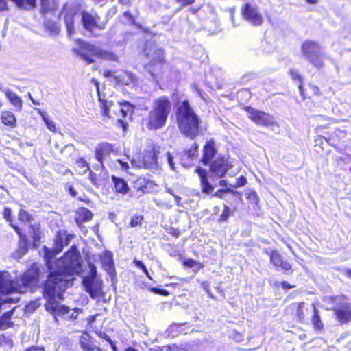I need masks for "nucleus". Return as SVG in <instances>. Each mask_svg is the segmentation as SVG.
I'll list each match as a JSON object with an SVG mask.
<instances>
[{
    "mask_svg": "<svg viewBox=\"0 0 351 351\" xmlns=\"http://www.w3.org/2000/svg\"><path fill=\"white\" fill-rule=\"evenodd\" d=\"M230 188L220 189V190H218L217 191H216L215 193V194L213 195V196L220 198V199H225L226 201H228V196L230 193Z\"/></svg>",
    "mask_w": 351,
    "mask_h": 351,
    "instance_id": "72a5a7b5",
    "label": "nucleus"
},
{
    "mask_svg": "<svg viewBox=\"0 0 351 351\" xmlns=\"http://www.w3.org/2000/svg\"><path fill=\"white\" fill-rule=\"evenodd\" d=\"M199 177L201 179L202 192L205 194H210L213 191L214 187L208 181L206 170L199 167Z\"/></svg>",
    "mask_w": 351,
    "mask_h": 351,
    "instance_id": "5701e85b",
    "label": "nucleus"
},
{
    "mask_svg": "<svg viewBox=\"0 0 351 351\" xmlns=\"http://www.w3.org/2000/svg\"><path fill=\"white\" fill-rule=\"evenodd\" d=\"M89 271L88 274L83 278V279H87L89 278V280L98 279L97 278V268L93 263H89Z\"/></svg>",
    "mask_w": 351,
    "mask_h": 351,
    "instance_id": "473e14b6",
    "label": "nucleus"
},
{
    "mask_svg": "<svg viewBox=\"0 0 351 351\" xmlns=\"http://www.w3.org/2000/svg\"><path fill=\"white\" fill-rule=\"evenodd\" d=\"M229 194H230L232 196V202H234V203L242 202L243 199H242L241 194L239 192L230 189V191Z\"/></svg>",
    "mask_w": 351,
    "mask_h": 351,
    "instance_id": "a19ab883",
    "label": "nucleus"
},
{
    "mask_svg": "<svg viewBox=\"0 0 351 351\" xmlns=\"http://www.w3.org/2000/svg\"><path fill=\"white\" fill-rule=\"evenodd\" d=\"M69 190V193H70V195L72 196V197H75L77 194V193L76 192V191L75 190V189L70 186L68 189Z\"/></svg>",
    "mask_w": 351,
    "mask_h": 351,
    "instance_id": "774afa93",
    "label": "nucleus"
},
{
    "mask_svg": "<svg viewBox=\"0 0 351 351\" xmlns=\"http://www.w3.org/2000/svg\"><path fill=\"white\" fill-rule=\"evenodd\" d=\"M41 12L43 14L47 12L50 10L49 0H40Z\"/></svg>",
    "mask_w": 351,
    "mask_h": 351,
    "instance_id": "8fccbe9b",
    "label": "nucleus"
},
{
    "mask_svg": "<svg viewBox=\"0 0 351 351\" xmlns=\"http://www.w3.org/2000/svg\"><path fill=\"white\" fill-rule=\"evenodd\" d=\"M3 92L10 102L20 110L22 107L21 99L16 93H13L8 88H5Z\"/></svg>",
    "mask_w": 351,
    "mask_h": 351,
    "instance_id": "b1692460",
    "label": "nucleus"
},
{
    "mask_svg": "<svg viewBox=\"0 0 351 351\" xmlns=\"http://www.w3.org/2000/svg\"><path fill=\"white\" fill-rule=\"evenodd\" d=\"M165 191L167 193H169L170 195H171L174 197L176 203L177 204V205H180V204L181 197L178 195V191L173 190L172 188L168 186L167 184L165 185Z\"/></svg>",
    "mask_w": 351,
    "mask_h": 351,
    "instance_id": "c9c22d12",
    "label": "nucleus"
},
{
    "mask_svg": "<svg viewBox=\"0 0 351 351\" xmlns=\"http://www.w3.org/2000/svg\"><path fill=\"white\" fill-rule=\"evenodd\" d=\"M333 134L337 137L341 138V137H344L346 136V133L343 130H341L338 129L334 132Z\"/></svg>",
    "mask_w": 351,
    "mask_h": 351,
    "instance_id": "052dcab7",
    "label": "nucleus"
},
{
    "mask_svg": "<svg viewBox=\"0 0 351 351\" xmlns=\"http://www.w3.org/2000/svg\"><path fill=\"white\" fill-rule=\"evenodd\" d=\"M117 83L122 85H130L136 82V77L134 74L129 71H122L114 77Z\"/></svg>",
    "mask_w": 351,
    "mask_h": 351,
    "instance_id": "aec40b11",
    "label": "nucleus"
},
{
    "mask_svg": "<svg viewBox=\"0 0 351 351\" xmlns=\"http://www.w3.org/2000/svg\"><path fill=\"white\" fill-rule=\"evenodd\" d=\"M1 121L5 125L15 127L16 119L14 114L10 111H3L1 114Z\"/></svg>",
    "mask_w": 351,
    "mask_h": 351,
    "instance_id": "a878e982",
    "label": "nucleus"
},
{
    "mask_svg": "<svg viewBox=\"0 0 351 351\" xmlns=\"http://www.w3.org/2000/svg\"><path fill=\"white\" fill-rule=\"evenodd\" d=\"M78 213L80 216L82 217L84 221H89L93 217L92 213L85 208H80Z\"/></svg>",
    "mask_w": 351,
    "mask_h": 351,
    "instance_id": "4c0bfd02",
    "label": "nucleus"
},
{
    "mask_svg": "<svg viewBox=\"0 0 351 351\" xmlns=\"http://www.w3.org/2000/svg\"><path fill=\"white\" fill-rule=\"evenodd\" d=\"M8 5L5 0H0V12L8 10Z\"/></svg>",
    "mask_w": 351,
    "mask_h": 351,
    "instance_id": "4d7b16f0",
    "label": "nucleus"
},
{
    "mask_svg": "<svg viewBox=\"0 0 351 351\" xmlns=\"http://www.w3.org/2000/svg\"><path fill=\"white\" fill-rule=\"evenodd\" d=\"M112 150V145L108 143H101L96 147L95 158L102 167L104 159L110 155Z\"/></svg>",
    "mask_w": 351,
    "mask_h": 351,
    "instance_id": "2eb2a0df",
    "label": "nucleus"
},
{
    "mask_svg": "<svg viewBox=\"0 0 351 351\" xmlns=\"http://www.w3.org/2000/svg\"><path fill=\"white\" fill-rule=\"evenodd\" d=\"M45 348L43 347L38 346H32L27 349L25 351H44Z\"/></svg>",
    "mask_w": 351,
    "mask_h": 351,
    "instance_id": "0e129e2a",
    "label": "nucleus"
},
{
    "mask_svg": "<svg viewBox=\"0 0 351 351\" xmlns=\"http://www.w3.org/2000/svg\"><path fill=\"white\" fill-rule=\"evenodd\" d=\"M195 263V261L192 259H187L184 262V265L188 267H193Z\"/></svg>",
    "mask_w": 351,
    "mask_h": 351,
    "instance_id": "13d9d810",
    "label": "nucleus"
},
{
    "mask_svg": "<svg viewBox=\"0 0 351 351\" xmlns=\"http://www.w3.org/2000/svg\"><path fill=\"white\" fill-rule=\"evenodd\" d=\"M112 181L117 193L125 195L128 192V184L123 178L113 176H112Z\"/></svg>",
    "mask_w": 351,
    "mask_h": 351,
    "instance_id": "4be33fe9",
    "label": "nucleus"
},
{
    "mask_svg": "<svg viewBox=\"0 0 351 351\" xmlns=\"http://www.w3.org/2000/svg\"><path fill=\"white\" fill-rule=\"evenodd\" d=\"M302 55L317 69L323 66L324 53L319 45L312 40L304 41L301 47Z\"/></svg>",
    "mask_w": 351,
    "mask_h": 351,
    "instance_id": "6e6552de",
    "label": "nucleus"
},
{
    "mask_svg": "<svg viewBox=\"0 0 351 351\" xmlns=\"http://www.w3.org/2000/svg\"><path fill=\"white\" fill-rule=\"evenodd\" d=\"M344 295H338L333 298L335 306L333 308L337 319L341 323H347L351 320V304L345 302Z\"/></svg>",
    "mask_w": 351,
    "mask_h": 351,
    "instance_id": "1a4fd4ad",
    "label": "nucleus"
},
{
    "mask_svg": "<svg viewBox=\"0 0 351 351\" xmlns=\"http://www.w3.org/2000/svg\"><path fill=\"white\" fill-rule=\"evenodd\" d=\"M89 179L90 182L95 186H99L101 184V180L99 178L96 173L92 171H89Z\"/></svg>",
    "mask_w": 351,
    "mask_h": 351,
    "instance_id": "ea45409f",
    "label": "nucleus"
},
{
    "mask_svg": "<svg viewBox=\"0 0 351 351\" xmlns=\"http://www.w3.org/2000/svg\"><path fill=\"white\" fill-rule=\"evenodd\" d=\"M289 75H291L293 80H298L300 82L298 88L300 91V93L302 94L303 87L302 85V76L300 75L299 72L295 69H291L289 70Z\"/></svg>",
    "mask_w": 351,
    "mask_h": 351,
    "instance_id": "2f4dec72",
    "label": "nucleus"
},
{
    "mask_svg": "<svg viewBox=\"0 0 351 351\" xmlns=\"http://www.w3.org/2000/svg\"><path fill=\"white\" fill-rule=\"evenodd\" d=\"M171 109V101L167 97L162 96L154 99L152 108L145 119L147 128L150 130L162 128L166 124Z\"/></svg>",
    "mask_w": 351,
    "mask_h": 351,
    "instance_id": "7ed1b4c3",
    "label": "nucleus"
},
{
    "mask_svg": "<svg viewBox=\"0 0 351 351\" xmlns=\"http://www.w3.org/2000/svg\"><path fill=\"white\" fill-rule=\"evenodd\" d=\"M245 195L251 204H258L259 199L257 193L254 190L247 189L245 192Z\"/></svg>",
    "mask_w": 351,
    "mask_h": 351,
    "instance_id": "7c9ffc66",
    "label": "nucleus"
},
{
    "mask_svg": "<svg viewBox=\"0 0 351 351\" xmlns=\"http://www.w3.org/2000/svg\"><path fill=\"white\" fill-rule=\"evenodd\" d=\"M79 343L83 351H102L88 333H84L80 336Z\"/></svg>",
    "mask_w": 351,
    "mask_h": 351,
    "instance_id": "dca6fc26",
    "label": "nucleus"
},
{
    "mask_svg": "<svg viewBox=\"0 0 351 351\" xmlns=\"http://www.w3.org/2000/svg\"><path fill=\"white\" fill-rule=\"evenodd\" d=\"M17 8L25 10H30L36 7V0H11Z\"/></svg>",
    "mask_w": 351,
    "mask_h": 351,
    "instance_id": "393cba45",
    "label": "nucleus"
},
{
    "mask_svg": "<svg viewBox=\"0 0 351 351\" xmlns=\"http://www.w3.org/2000/svg\"><path fill=\"white\" fill-rule=\"evenodd\" d=\"M167 346H164L162 348L160 347H154L149 349V351H164L165 350H168Z\"/></svg>",
    "mask_w": 351,
    "mask_h": 351,
    "instance_id": "338daca9",
    "label": "nucleus"
},
{
    "mask_svg": "<svg viewBox=\"0 0 351 351\" xmlns=\"http://www.w3.org/2000/svg\"><path fill=\"white\" fill-rule=\"evenodd\" d=\"M76 165L79 168L85 169L82 173H85L87 171H90L88 162L84 158H80L76 161Z\"/></svg>",
    "mask_w": 351,
    "mask_h": 351,
    "instance_id": "58836bf2",
    "label": "nucleus"
},
{
    "mask_svg": "<svg viewBox=\"0 0 351 351\" xmlns=\"http://www.w3.org/2000/svg\"><path fill=\"white\" fill-rule=\"evenodd\" d=\"M40 302L38 300H35L34 302H31L26 306L27 311L28 312H33L36 308H38L40 306Z\"/></svg>",
    "mask_w": 351,
    "mask_h": 351,
    "instance_id": "de8ad7c7",
    "label": "nucleus"
},
{
    "mask_svg": "<svg viewBox=\"0 0 351 351\" xmlns=\"http://www.w3.org/2000/svg\"><path fill=\"white\" fill-rule=\"evenodd\" d=\"M247 183V180L244 176H240L236 179L234 184H230L232 187H240L243 186Z\"/></svg>",
    "mask_w": 351,
    "mask_h": 351,
    "instance_id": "49530a36",
    "label": "nucleus"
},
{
    "mask_svg": "<svg viewBox=\"0 0 351 351\" xmlns=\"http://www.w3.org/2000/svg\"><path fill=\"white\" fill-rule=\"evenodd\" d=\"M144 53L149 59V62L145 65V69L149 74L150 79L158 82L162 73L163 51L154 43L147 42Z\"/></svg>",
    "mask_w": 351,
    "mask_h": 351,
    "instance_id": "39448f33",
    "label": "nucleus"
},
{
    "mask_svg": "<svg viewBox=\"0 0 351 351\" xmlns=\"http://www.w3.org/2000/svg\"><path fill=\"white\" fill-rule=\"evenodd\" d=\"M270 262L274 266L280 267L284 271H289L291 269V264L287 261H284L281 255L276 251H272L270 253Z\"/></svg>",
    "mask_w": 351,
    "mask_h": 351,
    "instance_id": "6ab92c4d",
    "label": "nucleus"
},
{
    "mask_svg": "<svg viewBox=\"0 0 351 351\" xmlns=\"http://www.w3.org/2000/svg\"><path fill=\"white\" fill-rule=\"evenodd\" d=\"M197 144L194 143L193 147L184 152L182 156V165L184 167H189L191 165V162L195 160L197 157Z\"/></svg>",
    "mask_w": 351,
    "mask_h": 351,
    "instance_id": "412c9836",
    "label": "nucleus"
},
{
    "mask_svg": "<svg viewBox=\"0 0 351 351\" xmlns=\"http://www.w3.org/2000/svg\"><path fill=\"white\" fill-rule=\"evenodd\" d=\"M241 14L243 18L252 25L259 26L263 22V16L258 8L249 3L245 4Z\"/></svg>",
    "mask_w": 351,
    "mask_h": 351,
    "instance_id": "9b49d317",
    "label": "nucleus"
},
{
    "mask_svg": "<svg viewBox=\"0 0 351 351\" xmlns=\"http://www.w3.org/2000/svg\"><path fill=\"white\" fill-rule=\"evenodd\" d=\"M261 47L263 52L265 53H270L274 51V47L267 42H263Z\"/></svg>",
    "mask_w": 351,
    "mask_h": 351,
    "instance_id": "3c124183",
    "label": "nucleus"
},
{
    "mask_svg": "<svg viewBox=\"0 0 351 351\" xmlns=\"http://www.w3.org/2000/svg\"><path fill=\"white\" fill-rule=\"evenodd\" d=\"M74 16L75 14L73 13H67L64 17V23L67 29V32L69 35H72L74 34L75 29L73 26L74 23Z\"/></svg>",
    "mask_w": 351,
    "mask_h": 351,
    "instance_id": "cd10ccee",
    "label": "nucleus"
},
{
    "mask_svg": "<svg viewBox=\"0 0 351 351\" xmlns=\"http://www.w3.org/2000/svg\"><path fill=\"white\" fill-rule=\"evenodd\" d=\"M135 187L137 190L142 191L143 193L146 192L148 189V185L151 184V182L145 178H138L134 182Z\"/></svg>",
    "mask_w": 351,
    "mask_h": 351,
    "instance_id": "c85d7f7f",
    "label": "nucleus"
},
{
    "mask_svg": "<svg viewBox=\"0 0 351 351\" xmlns=\"http://www.w3.org/2000/svg\"><path fill=\"white\" fill-rule=\"evenodd\" d=\"M245 111L249 118L257 125L269 126L275 124L274 117L269 114L256 110L251 106L245 107Z\"/></svg>",
    "mask_w": 351,
    "mask_h": 351,
    "instance_id": "9d476101",
    "label": "nucleus"
},
{
    "mask_svg": "<svg viewBox=\"0 0 351 351\" xmlns=\"http://www.w3.org/2000/svg\"><path fill=\"white\" fill-rule=\"evenodd\" d=\"M324 141H328L327 139L321 135L317 136L315 139V145L322 146L324 144Z\"/></svg>",
    "mask_w": 351,
    "mask_h": 351,
    "instance_id": "5fc2aeb1",
    "label": "nucleus"
},
{
    "mask_svg": "<svg viewBox=\"0 0 351 351\" xmlns=\"http://www.w3.org/2000/svg\"><path fill=\"white\" fill-rule=\"evenodd\" d=\"M210 169L213 172L215 173L219 177L223 176L226 172V169L224 166L217 167V165L215 163L210 165Z\"/></svg>",
    "mask_w": 351,
    "mask_h": 351,
    "instance_id": "e433bc0d",
    "label": "nucleus"
},
{
    "mask_svg": "<svg viewBox=\"0 0 351 351\" xmlns=\"http://www.w3.org/2000/svg\"><path fill=\"white\" fill-rule=\"evenodd\" d=\"M202 287H203V289L205 290L206 292H207L209 295V296L212 298H214V296L213 295V294L210 292L209 289H208V285L207 284V282H204L202 284Z\"/></svg>",
    "mask_w": 351,
    "mask_h": 351,
    "instance_id": "e2e57ef3",
    "label": "nucleus"
},
{
    "mask_svg": "<svg viewBox=\"0 0 351 351\" xmlns=\"http://www.w3.org/2000/svg\"><path fill=\"white\" fill-rule=\"evenodd\" d=\"M94 83L99 98V102L101 108V115L104 117L103 120L106 121L110 118V111L112 110L114 114H117V110L121 114L123 118L132 117L134 111V106L129 102H117L114 103L111 100L105 99L104 96H102L99 90V83L95 79H92Z\"/></svg>",
    "mask_w": 351,
    "mask_h": 351,
    "instance_id": "423d86ee",
    "label": "nucleus"
},
{
    "mask_svg": "<svg viewBox=\"0 0 351 351\" xmlns=\"http://www.w3.org/2000/svg\"><path fill=\"white\" fill-rule=\"evenodd\" d=\"M158 151L154 147L151 151L145 152L143 156L144 168L150 169H156L158 167Z\"/></svg>",
    "mask_w": 351,
    "mask_h": 351,
    "instance_id": "ddd939ff",
    "label": "nucleus"
},
{
    "mask_svg": "<svg viewBox=\"0 0 351 351\" xmlns=\"http://www.w3.org/2000/svg\"><path fill=\"white\" fill-rule=\"evenodd\" d=\"M75 53L79 56L87 64L95 62L93 56L106 60L118 61V56L113 52L104 50L99 47L90 43L82 42L78 49H74Z\"/></svg>",
    "mask_w": 351,
    "mask_h": 351,
    "instance_id": "0eeeda50",
    "label": "nucleus"
},
{
    "mask_svg": "<svg viewBox=\"0 0 351 351\" xmlns=\"http://www.w3.org/2000/svg\"><path fill=\"white\" fill-rule=\"evenodd\" d=\"M134 263L135 264V265L136 267H138V268L141 269L143 270V271L145 274V275L147 276V277L148 278H149L150 280H152V277L150 276L149 275V271H147L145 265L143 264V263L141 261H138V260H134Z\"/></svg>",
    "mask_w": 351,
    "mask_h": 351,
    "instance_id": "37998d69",
    "label": "nucleus"
},
{
    "mask_svg": "<svg viewBox=\"0 0 351 351\" xmlns=\"http://www.w3.org/2000/svg\"><path fill=\"white\" fill-rule=\"evenodd\" d=\"M217 153V150L215 146V141L211 139L206 142V144L204 147V154L202 158V162L204 165L208 164L215 155Z\"/></svg>",
    "mask_w": 351,
    "mask_h": 351,
    "instance_id": "a211bd4d",
    "label": "nucleus"
},
{
    "mask_svg": "<svg viewBox=\"0 0 351 351\" xmlns=\"http://www.w3.org/2000/svg\"><path fill=\"white\" fill-rule=\"evenodd\" d=\"M304 308V302H300L297 304L296 315L300 322H304V317L306 316Z\"/></svg>",
    "mask_w": 351,
    "mask_h": 351,
    "instance_id": "f704fd0d",
    "label": "nucleus"
},
{
    "mask_svg": "<svg viewBox=\"0 0 351 351\" xmlns=\"http://www.w3.org/2000/svg\"><path fill=\"white\" fill-rule=\"evenodd\" d=\"M230 214H231L230 208L228 206H225L223 213L220 215V221H227V219L229 217V216L230 215Z\"/></svg>",
    "mask_w": 351,
    "mask_h": 351,
    "instance_id": "a18cd8bd",
    "label": "nucleus"
},
{
    "mask_svg": "<svg viewBox=\"0 0 351 351\" xmlns=\"http://www.w3.org/2000/svg\"><path fill=\"white\" fill-rule=\"evenodd\" d=\"M30 215L25 210L21 209L19 213V219L21 221H29L31 219Z\"/></svg>",
    "mask_w": 351,
    "mask_h": 351,
    "instance_id": "79ce46f5",
    "label": "nucleus"
},
{
    "mask_svg": "<svg viewBox=\"0 0 351 351\" xmlns=\"http://www.w3.org/2000/svg\"><path fill=\"white\" fill-rule=\"evenodd\" d=\"M143 220L142 216H136L131 219L130 221V226L136 227L140 226L141 224V221Z\"/></svg>",
    "mask_w": 351,
    "mask_h": 351,
    "instance_id": "09e8293b",
    "label": "nucleus"
},
{
    "mask_svg": "<svg viewBox=\"0 0 351 351\" xmlns=\"http://www.w3.org/2000/svg\"><path fill=\"white\" fill-rule=\"evenodd\" d=\"M3 217L6 219L8 222L10 223V225L12 226V225H14L12 223V210L8 207L4 208L3 213Z\"/></svg>",
    "mask_w": 351,
    "mask_h": 351,
    "instance_id": "c03bdc74",
    "label": "nucleus"
},
{
    "mask_svg": "<svg viewBox=\"0 0 351 351\" xmlns=\"http://www.w3.org/2000/svg\"><path fill=\"white\" fill-rule=\"evenodd\" d=\"M178 3H180L182 5H188L193 2H195V0H176Z\"/></svg>",
    "mask_w": 351,
    "mask_h": 351,
    "instance_id": "bf43d9fd",
    "label": "nucleus"
},
{
    "mask_svg": "<svg viewBox=\"0 0 351 351\" xmlns=\"http://www.w3.org/2000/svg\"><path fill=\"white\" fill-rule=\"evenodd\" d=\"M131 164L133 167H136L138 169L144 168V162L143 158L138 160L132 159L131 160Z\"/></svg>",
    "mask_w": 351,
    "mask_h": 351,
    "instance_id": "864d4df0",
    "label": "nucleus"
},
{
    "mask_svg": "<svg viewBox=\"0 0 351 351\" xmlns=\"http://www.w3.org/2000/svg\"><path fill=\"white\" fill-rule=\"evenodd\" d=\"M12 227L15 230V231L19 236L20 239L16 256L18 258H21L27 252L29 247V241H27L26 235L23 234L21 233V230L18 226L15 225H12Z\"/></svg>",
    "mask_w": 351,
    "mask_h": 351,
    "instance_id": "f3484780",
    "label": "nucleus"
},
{
    "mask_svg": "<svg viewBox=\"0 0 351 351\" xmlns=\"http://www.w3.org/2000/svg\"><path fill=\"white\" fill-rule=\"evenodd\" d=\"M183 326V324H177V323H174V324H171L167 330H171V331H173L175 330V328H179L180 327L182 326Z\"/></svg>",
    "mask_w": 351,
    "mask_h": 351,
    "instance_id": "680f3d73",
    "label": "nucleus"
},
{
    "mask_svg": "<svg viewBox=\"0 0 351 351\" xmlns=\"http://www.w3.org/2000/svg\"><path fill=\"white\" fill-rule=\"evenodd\" d=\"M177 119L182 134L193 139L197 134V117L187 101H184L178 109Z\"/></svg>",
    "mask_w": 351,
    "mask_h": 351,
    "instance_id": "20e7f679",
    "label": "nucleus"
},
{
    "mask_svg": "<svg viewBox=\"0 0 351 351\" xmlns=\"http://www.w3.org/2000/svg\"><path fill=\"white\" fill-rule=\"evenodd\" d=\"M82 285L85 290L89 293L92 298H99L104 294L102 291V281L100 279H87L82 280Z\"/></svg>",
    "mask_w": 351,
    "mask_h": 351,
    "instance_id": "f8f14e48",
    "label": "nucleus"
},
{
    "mask_svg": "<svg viewBox=\"0 0 351 351\" xmlns=\"http://www.w3.org/2000/svg\"><path fill=\"white\" fill-rule=\"evenodd\" d=\"M166 156H167V162L169 165V167L171 168V169L175 171L176 166H175V163L173 162V159H174L173 156L169 152L166 153Z\"/></svg>",
    "mask_w": 351,
    "mask_h": 351,
    "instance_id": "603ef678",
    "label": "nucleus"
},
{
    "mask_svg": "<svg viewBox=\"0 0 351 351\" xmlns=\"http://www.w3.org/2000/svg\"><path fill=\"white\" fill-rule=\"evenodd\" d=\"M69 239H66L63 243L62 237L58 235L56 239L55 247L53 250H47L45 253L47 278L43 286V296L47 300L45 308L47 311L56 316L64 315L69 312V308L64 305H60L56 298H62V293L72 282L68 277L73 275H79L83 271L82 258L76 247L73 246L63 257L56 260L53 263L51 260L53 256L62 250L64 245H68Z\"/></svg>",
    "mask_w": 351,
    "mask_h": 351,
    "instance_id": "f257e3e1",
    "label": "nucleus"
},
{
    "mask_svg": "<svg viewBox=\"0 0 351 351\" xmlns=\"http://www.w3.org/2000/svg\"><path fill=\"white\" fill-rule=\"evenodd\" d=\"M39 114L42 117L43 121L45 122L47 128L51 132H55L56 131V127L53 121L50 120L47 114L41 111V110H38Z\"/></svg>",
    "mask_w": 351,
    "mask_h": 351,
    "instance_id": "c756f323",
    "label": "nucleus"
},
{
    "mask_svg": "<svg viewBox=\"0 0 351 351\" xmlns=\"http://www.w3.org/2000/svg\"><path fill=\"white\" fill-rule=\"evenodd\" d=\"M123 16L128 23H132L134 21V19L130 12H125L123 13Z\"/></svg>",
    "mask_w": 351,
    "mask_h": 351,
    "instance_id": "6e6d98bb",
    "label": "nucleus"
},
{
    "mask_svg": "<svg viewBox=\"0 0 351 351\" xmlns=\"http://www.w3.org/2000/svg\"><path fill=\"white\" fill-rule=\"evenodd\" d=\"M40 277H41V272L36 263H34L31 268L16 281L11 278L9 272H0V294L4 296L3 298L0 296V310L3 308L7 303L18 302L20 300L19 294L36 287ZM14 309L4 313L0 317V330H5L13 326L10 318L13 315Z\"/></svg>",
    "mask_w": 351,
    "mask_h": 351,
    "instance_id": "f03ea898",
    "label": "nucleus"
},
{
    "mask_svg": "<svg viewBox=\"0 0 351 351\" xmlns=\"http://www.w3.org/2000/svg\"><path fill=\"white\" fill-rule=\"evenodd\" d=\"M118 162L120 164L122 169L127 170L129 168V165L128 162H123L121 160H118Z\"/></svg>",
    "mask_w": 351,
    "mask_h": 351,
    "instance_id": "69168bd1",
    "label": "nucleus"
},
{
    "mask_svg": "<svg viewBox=\"0 0 351 351\" xmlns=\"http://www.w3.org/2000/svg\"><path fill=\"white\" fill-rule=\"evenodd\" d=\"M306 312L310 311L313 313V316L312 318V323L316 329H321L323 327L322 323L320 319V317L318 315V311L316 309L315 306L313 304H311L309 308H306Z\"/></svg>",
    "mask_w": 351,
    "mask_h": 351,
    "instance_id": "bb28decb",
    "label": "nucleus"
},
{
    "mask_svg": "<svg viewBox=\"0 0 351 351\" xmlns=\"http://www.w3.org/2000/svg\"><path fill=\"white\" fill-rule=\"evenodd\" d=\"M81 21L83 25V27L88 32H92L95 28V25H97V22L99 19V16L96 14H91L86 11H83L81 12Z\"/></svg>",
    "mask_w": 351,
    "mask_h": 351,
    "instance_id": "4468645a",
    "label": "nucleus"
}]
</instances>
